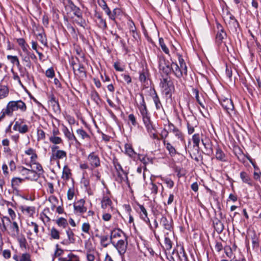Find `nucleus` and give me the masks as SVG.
I'll return each instance as SVG.
<instances>
[{
	"instance_id": "nucleus-17",
	"label": "nucleus",
	"mask_w": 261,
	"mask_h": 261,
	"mask_svg": "<svg viewBox=\"0 0 261 261\" xmlns=\"http://www.w3.org/2000/svg\"><path fill=\"white\" fill-rule=\"evenodd\" d=\"M151 95L152 96V98L155 104L156 110H160L161 108H163L162 105L159 97L158 96L154 89L152 90V92L151 93Z\"/></svg>"
},
{
	"instance_id": "nucleus-13",
	"label": "nucleus",
	"mask_w": 261,
	"mask_h": 261,
	"mask_svg": "<svg viewBox=\"0 0 261 261\" xmlns=\"http://www.w3.org/2000/svg\"><path fill=\"white\" fill-rule=\"evenodd\" d=\"M160 224L164 228L170 232L172 231L173 224L172 220L171 219H167L165 216H162L160 219Z\"/></svg>"
},
{
	"instance_id": "nucleus-19",
	"label": "nucleus",
	"mask_w": 261,
	"mask_h": 261,
	"mask_svg": "<svg viewBox=\"0 0 261 261\" xmlns=\"http://www.w3.org/2000/svg\"><path fill=\"white\" fill-rule=\"evenodd\" d=\"M163 143L166 146V148L168 151L169 154L171 156H174L177 152L175 147L169 142H167L165 140H164Z\"/></svg>"
},
{
	"instance_id": "nucleus-47",
	"label": "nucleus",
	"mask_w": 261,
	"mask_h": 261,
	"mask_svg": "<svg viewBox=\"0 0 261 261\" xmlns=\"http://www.w3.org/2000/svg\"><path fill=\"white\" fill-rule=\"evenodd\" d=\"M48 201L50 202L51 205V208L52 210H54L55 208L56 207L57 204L58 203V198L55 196H50L48 198Z\"/></svg>"
},
{
	"instance_id": "nucleus-29",
	"label": "nucleus",
	"mask_w": 261,
	"mask_h": 261,
	"mask_svg": "<svg viewBox=\"0 0 261 261\" xmlns=\"http://www.w3.org/2000/svg\"><path fill=\"white\" fill-rule=\"evenodd\" d=\"M97 3L99 6L101 7L107 14H110V9L105 0H98Z\"/></svg>"
},
{
	"instance_id": "nucleus-35",
	"label": "nucleus",
	"mask_w": 261,
	"mask_h": 261,
	"mask_svg": "<svg viewBox=\"0 0 261 261\" xmlns=\"http://www.w3.org/2000/svg\"><path fill=\"white\" fill-rule=\"evenodd\" d=\"M121 13V10L119 8H115L113 10V12L110 10V14H107L110 19L114 20L117 16L120 15Z\"/></svg>"
},
{
	"instance_id": "nucleus-53",
	"label": "nucleus",
	"mask_w": 261,
	"mask_h": 261,
	"mask_svg": "<svg viewBox=\"0 0 261 261\" xmlns=\"http://www.w3.org/2000/svg\"><path fill=\"white\" fill-rule=\"evenodd\" d=\"M18 236L17 240L19 243L20 247H26L27 240L23 235Z\"/></svg>"
},
{
	"instance_id": "nucleus-24",
	"label": "nucleus",
	"mask_w": 261,
	"mask_h": 261,
	"mask_svg": "<svg viewBox=\"0 0 261 261\" xmlns=\"http://www.w3.org/2000/svg\"><path fill=\"white\" fill-rule=\"evenodd\" d=\"M7 59L10 61L11 63L13 64H16L17 67H18L19 71H21L22 69V67L21 66L20 64V62L19 61V59L18 57L16 56H11V55H8L7 57Z\"/></svg>"
},
{
	"instance_id": "nucleus-45",
	"label": "nucleus",
	"mask_w": 261,
	"mask_h": 261,
	"mask_svg": "<svg viewBox=\"0 0 261 261\" xmlns=\"http://www.w3.org/2000/svg\"><path fill=\"white\" fill-rule=\"evenodd\" d=\"M50 235L53 239L59 240L60 239L59 231L55 227H53L50 229Z\"/></svg>"
},
{
	"instance_id": "nucleus-14",
	"label": "nucleus",
	"mask_w": 261,
	"mask_h": 261,
	"mask_svg": "<svg viewBox=\"0 0 261 261\" xmlns=\"http://www.w3.org/2000/svg\"><path fill=\"white\" fill-rule=\"evenodd\" d=\"M66 232L68 238L67 239L64 240L61 242V244L65 245L74 244L75 243V239L74 238V234L72 230L70 228H68V229L66 230Z\"/></svg>"
},
{
	"instance_id": "nucleus-52",
	"label": "nucleus",
	"mask_w": 261,
	"mask_h": 261,
	"mask_svg": "<svg viewBox=\"0 0 261 261\" xmlns=\"http://www.w3.org/2000/svg\"><path fill=\"white\" fill-rule=\"evenodd\" d=\"M148 77V72L144 69L140 73L139 80L142 83H145Z\"/></svg>"
},
{
	"instance_id": "nucleus-28",
	"label": "nucleus",
	"mask_w": 261,
	"mask_h": 261,
	"mask_svg": "<svg viewBox=\"0 0 261 261\" xmlns=\"http://www.w3.org/2000/svg\"><path fill=\"white\" fill-rule=\"evenodd\" d=\"M226 33L224 31L223 29H221L216 35V41L218 43H221L223 42V40L226 38Z\"/></svg>"
},
{
	"instance_id": "nucleus-41",
	"label": "nucleus",
	"mask_w": 261,
	"mask_h": 261,
	"mask_svg": "<svg viewBox=\"0 0 261 261\" xmlns=\"http://www.w3.org/2000/svg\"><path fill=\"white\" fill-rule=\"evenodd\" d=\"M71 175V170L67 166H65L63 170L62 177L68 180L70 178Z\"/></svg>"
},
{
	"instance_id": "nucleus-31",
	"label": "nucleus",
	"mask_w": 261,
	"mask_h": 261,
	"mask_svg": "<svg viewBox=\"0 0 261 261\" xmlns=\"http://www.w3.org/2000/svg\"><path fill=\"white\" fill-rule=\"evenodd\" d=\"M21 59L23 62L25 63V65L29 68H33V65L29 57L25 54L24 55L20 54Z\"/></svg>"
},
{
	"instance_id": "nucleus-21",
	"label": "nucleus",
	"mask_w": 261,
	"mask_h": 261,
	"mask_svg": "<svg viewBox=\"0 0 261 261\" xmlns=\"http://www.w3.org/2000/svg\"><path fill=\"white\" fill-rule=\"evenodd\" d=\"M101 207L103 209H107L109 208V207L112 209V201L110 199V198L107 196H103L101 201Z\"/></svg>"
},
{
	"instance_id": "nucleus-12",
	"label": "nucleus",
	"mask_w": 261,
	"mask_h": 261,
	"mask_svg": "<svg viewBox=\"0 0 261 261\" xmlns=\"http://www.w3.org/2000/svg\"><path fill=\"white\" fill-rule=\"evenodd\" d=\"M172 72L174 73L175 76L178 79H180L185 75V72L182 71L181 67L179 66L177 63L173 62L171 63V73Z\"/></svg>"
},
{
	"instance_id": "nucleus-6",
	"label": "nucleus",
	"mask_w": 261,
	"mask_h": 261,
	"mask_svg": "<svg viewBox=\"0 0 261 261\" xmlns=\"http://www.w3.org/2000/svg\"><path fill=\"white\" fill-rule=\"evenodd\" d=\"M219 102L224 110L231 116L234 112V106L231 99L225 98L223 99H219Z\"/></svg>"
},
{
	"instance_id": "nucleus-57",
	"label": "nucleus",
	"mask_w": 261,
	"mask_h": 261,
	"mask_svg": "<svg viewBox=\"0 0 261 261\" xmlns=\"http://www.w3.org/2000/svg\"><path fill=\"white\" fill-rule=\"evenodd\" d=\"M33 164L35 165V168L37 170V174H38L39 177L43 173V170L42 167V166L40 164L36 162H34V163Z\"/></svg>"
},
{
	"instance_id": "nucleus-46",
	"label": "nucleus",
	"mask_w": 261,
	"mask_h": 261,
	"mask_svg": "<svg viewBox=\"0 0 261 261\" xmlns=\"http://www.w3.org/2000/svg\"><path fill=\"white\" fill-rule=\"evenodd\" d=\"M178 62L180 67H181V69L182 71L185 72V75H187V67L186 66V63L184 60L182 59L181 56H179L178 57Z\"/></svg>"
},
{
	"instance_id": "nucleus-62",
	"label": "nucleus",
	"mask_w": 261,
	"mask_h": 261,
	"mask_svg": "<svg viewBox=\"0 0 261 261\" xmlns=\"http://www.w3.org/2000/svg\"><path fill=\"white\" fill-rule=\"evenodd\" d=\"M56 250L54 253V258L56 257H58L61 256L63 253V250L62 249L59 248V245L57 244L56 245Z\"/></svg>"
},
{
	"instance_id": "nucleus-10",
	"label": "nucleus",
	"mask_w": 261,
	"mask_h": 261,
	"mask_svg": "<svg viewBox=\"0 0 261 261\" xmlns=\"http://www.w3.org/2000/svg\"><path fill=\"white\" fill-rule=\"evenodd\" d=\"M168 131L173 133L174 135L181 141H184V137L182 133L178 128L170 121H168Z\"/></svg>"
},
{
	"instance_id": "nucleus-64",
	"label": "nucleus",
	"mask_w": 261,
	"mask_h": 261,
	"mask_svg": "<svg viewBox=\"0 0 261 261\" xmlns=\"http://www.w3.org/2000/svg\"><path fill=\"white\" fill-rule=\"evenodd\" d=\"M45 75L49 78H53L55 76V72L53 68L48 69L45 72Z\"/></svg>"
},
{
	"instance_id": "nucleus-40",
	"label": "nucleus",
	"mask_w": 261,
	"mask_h": 261,
	"mask_svg": "<svg viewBox=\"0 0 261 261\" xmlns=\"http://www.w3.org/2000/svg\"><path fill=\"white\" fill-rule=\"evenodd\" d=\"M113 164L115 168L116 172H118V171H121L122 173H123V169L118 160L116 157H114L113 159Z\"/></svg>"
},
{
	"instance_id": "nucleus-38",
	"label": "nucleus",
	"mask_w": 261,
	"mask_h": 261,
	"mask_svg": "<svg viewBox=\"0 0 261 261\" xmlns=\"http://www.w3.org/2000/svg\"><path fill=\"white\" fill-rule=\"evenodd\" d=\"M193 121L195 123H190V121H187V126L188 128V133L189 135L193 134L194 132V128L196 126V121L195 119H194Z\"/></svg>"
},
{
	"instance_id": "nucleus-36",
	"label": "nucleus",
	"mask_w": 261,
	"mask_h": 261,
	"mask_svg": "<svg viewBox=\"0 0 261 261\" xmlns=\"http://www.w3.org/2000/svg\"><path fill=\"white\" fill-rule=\"evenodd\" d=\"M11 231L14 236H18L20 232L19 226L16 222H12L10 227Z\"/></svg>"
},
{
	"instance_id": "nucleus-4",
	"label": "nucleus",
	"mask_w": 261,
	"mask_h": 261,
	"mask_svg": "<svg viewBox=\"0 0 261 261\" xmlns=\"http://www.w3.org/2000/svg\"><path fill=\"white\" fill-rule=\"evenodd\" d=\"M18 110L23 112L27 110V106L22 100L11 101L7 104V111L8 113L12 114L13 111Z\"/></svg>"
},
{
	"instance_id": "nucleus-34",
	"label": "nucleus",
	"mask_w": 261,
	"mask_h": 261,
	"mask_svg": "<svg viewBox=\"0 0 261 261\" xmlns=\"http://www.w3.org/2000/svg\"><path fill=\"white\" fill-rule=\"evenodd\" d=\"M76 133L82 139L89 140L90 138V136L87 133V132L83 128H79L76 130Z\"/></svg>"
},
{
	"instance_id": "nucleus-33",
	"label": "nucleus",
	"mask_w": 261,
	"mask_h": 261,
	"mask_svg": "<svg viewBox=\"0 0 261 261\" xmlns=\"http://www.w3.org/2000/svg\"><path fill=\"white\" fill-rule=\"evenodd\" d=\"M63 132L65 137L67 138L69 140H73L75 142H77V139L74 134L72 133H71L67 127L65 128L63 130Z\"/></svg>"
},
{
	"instance_id": "nucleus-43",
	"label": "nucleus",
	"mask_w": 261,
	"mask_h": 261,
	"mask_svg": "<svg viewBox=\"0 0 261 261\" xmlns=\"http://www.w3.org/2000/svg\"><path fill=\"white\" fill-rule=\"evenodd\" d=\"M49 140L51 143L55 145L63 143V140L62 138L58 136H50L49 138Z\"/></svg>"
},
{
	"instance_id": "nucleus-23",
	"label": "nucleus",
	"mask_w": 261,
	"mask_h": 261,
	"mask_svg": "<svg viewBox=\"0 0 261 261\" xmlns=\"http://www.w3.org/2000/svg\"><path fill=\"white\" fill-rule=\"evenodd\" d=\"M116 180L119 182H122V181H127V173L124 170L123 173H122L121 171H118V172H117V177Z\"/></svg>"
},
{
	"instance_id": "nucleus-18",
	"label": "nucleus",
	"mask_w": 261,
	"mask_h": 261,
	"mask_svg": "<svg viewBox=\"0 0 261 261\" xmlns=\"http://www.w3.org/2000/svg\"><path fill=\"white\" fill-rule=\"evenodd\" d=\"M240 178L243 182L248 184L250 186H253V181L249 174L244 171L240 173Z\"/></svg>"
},
{
	"instance_id": "nucleus-48",
	"label": "nucleus",
	"mask_w": 261,
	"mask_h": 261,
	"mask_svg": "<svg viewBox=\"0 0 261 261\" xmlns=\"http://www.w3.org/2000/svg\"><path fill=\"white\" fill-rule=\"evenodd\" d=\"M192 92L193 95L195 96V97L196 99V101L198 102V103L200 105V106L204 109V106L203 102L201 101V100L200 99L199 96V91L196 89H192Z\"/></svg>"
},
{
	"instance_id": "nucleus-26",
	"label": "nucleus",
	"mask_w": 261,
	"mask_h": 261,
	"mask_svg": "<svg viewBox=\"0 0 261 261\" xmlns=\"http://www.w3.org/2000/svg\"><path fill=\"white\" fill-rule=\"evenodd\" d=\"M60 261H80L79 257L72 253H70L66 257H60L59 258Z\"/></svg>"
},
{
	"instance_id": "nucleus-25",
	"label": "nucleus",
	"mask_w": 261,
	"mask_h": 261,
	"mask_svg": "<svg viewBox=\"0 0 261 261\" xmlns=\"http://www.w3.org/2000/svg\"><path fill=\"white\" fill-rule=\"evenodd\" d=\"M13 258L16 261H31V256L28 253H23L21 256L14 255Z\"/></svg>"
},
{
	"instance_id": "nucleus-60",
	"label": "nucleus",
	"mask_w": 261,
	"mask_h": 261,
	"mask_svg": "<svg viewBox=\"0 0 261 261\" xmlns=\"http://www.w3.org/2000/svg\"><path fill=\"white\" fill-rule=\"evenodd\" d=\"M77 71L80 73V75L82 77H86V72L85 71L84 66L82 64L79 65Z\"/></svg>"
},
{
	"instance_id": "nucleus-9",
	"label": "nucleus",
	"mask_w": 261,
	"mask_h": 261,
	"mask_svg": "<svg viewBox=\"0 0 261 261\" xmlns=\"http://www.w3.org/2000/svg\"><path fill=\"white\" fill-rule=\"evenodd\" d=\"M85 201L83 199L77 201L74 203L73 208L75 213L83 214L87 211V208L84 206Z\"/></svg>"
},
{
	"instance_id": "nucleus-30",
	"label": "nucleus",
	"mask_w": 261,
	"mask_h": 261,
	"mask_svg": "<svg viewBox=\"0 0 261 261\" xmlns=\"http://www.w3.org/2000/svg\"><path fill=\"white\" fill-rule=\"evenodd\" d=\"M71 10L73 12L75 16L79 18H81L82 16V13L81 9L75 6L73 3H71L70 5Z\"/></svg>"
},
{
	"instance_id": "nucleus-8",
	"label": "nucleus",
	"mask_w": 261,
	"mask_h": 261,
	"mask_svg": "<svg viewBox=\"0 0 261 261\" xmlns=\"http://www.w3.org/2000/svg\"><path fill=\"white\" fill-rule=\"evenodd\" d=\"M87 160L92 168H97L100 166L99 157L94 152H92L88 155Z\"/></svg>"
},
{
	"instance_id": "nucleus-3",
	"label": "nucleus",
	"mask_w": 261,
	"mask_h": 261,
	"mask_svg": "<svg viewBox=\"0 0 261 261\" xmlns=\"http://www.w3.org/2000/svg\"><path fill=\"white\" fill-rule=\"evenodd\" d=\"M111 244H112L117 249L121 258H123L124 254L126 252L127 248V237L125 236L123 239L118 240L117 243L112 241Z\"/></svg>"
},
{
	"instance_id": "nucleus-15",
	"label": "nucleus",
	"mask_w": 261,
	"mask_h": 261,
	"mask_svg": "<svg viewBox=\"0 0 261 261\" xmlns=\"http://www.w3.org/2000/svg\"><path fill=\"white\" fill-rule=\"evenodd\" d=\"M67 153L65 151L63 150H58L54 153H51L50 156V160H56L62 159L64 158H66Z\"/></svg>"
},
{
	"instance_id": "nucleus-44",
	"label": "nucleus",
	"mask_w": 261,
	"mask_h": 261,
	"mask_svg": "<svg viewBox=\"0 0 261 261\" xmlns=\"http://www.w3.org/2000/svg\"><path fill=\"white\" fill-rule=\"evenodd\" d=\"M125 149L126 154H127L130 157L133 158L136 154L135 152L129 144H125Z\"/></svg>"
},
{
	"instance_id": "nucleus-20",
	"label": "nucleus",
	"mask_w": 261,
	"mask_h": 261,
	"mask_svg": "<svg viewBox=\"0 0 261 261\" xmlns=\"http://www.w3.org/2000/svg\"><path fill=\"white\" fill-rule=\"evenodd\" d=\"M216 158L217 160L221 161V162H226L227 161V157L225 155L224 152L218 146L216 148Z\"/></svg>"
},
{
	"instance_id": "nucleus-5",
	"label": "nucleus",
	"mask_w": 261,
	"mask_h": 261,
	"mask_svg": "<svg viewBox=\"0 0 261 261\" xmlns=\"http://www.w3.org/2000/svg\"><path fill=\"white\" fill-rule=\"evenodd\" d=\"M171 63L164 57L160 56L159 61V68L162 74L169 75L171 73Z\"/></svg>"
},
{
	"instance_id": "nucleus-32",
	"label": "nucleus",
	"mask_w": 261,
	"mask_h": 261,
	"mask_svg": "<svg viewBox=\"0 0 261 261\" xmlns=\"http://www.w3.org/2000/svg\"><path fill=\"white\" fill-rule=\"evenodd\" d=\"M201 138L200 137V135L199 134H195L192 136V141L194 143V146L197 147V151L198 152V149H199V143L200 140H201Z\"/></svg>"
},
{
	"instance_id": "nucleus-2",
	"label": "nucleus",
	"mask_w": 261,
	"mask_h": 261,
	"mask_svg": "<svg viewBox=\"0 0 261 261\" xmlns=\"http://www.w3.org/2000/svg\"><path fill=\"white\" fill-rule=\"evenodd\" d=\"M141 101L138 106V108L142 117L143 123L149 133H151L155 130V127L151 121L147 107L145 102L144 98L142 94H140Z\"/></svg>"
},
{
	"instance_id": "nucleus-49",
	"label": "nucleus",
	"mask_w": 261,
	"mask_h": 261,
	"mask_svg": "<svg viewBox=\"0 0 261 261\" xmlns=\"http://www.w3.org/2000/svg\"><path fill=\"white\" fill-rule=\"evenodd\" d=\"M162 87L164 88L166 95L170 94L171 91L174 89V86L171 82L168 83L167 85H163Z\"/></svg>"
},
{
	"instance_id": "nucleus-55",
	"label": "nucleus",
	"mask_w": 261,
	"mask_h": 261,
	"mask_svg": "<svg viewBox=\"0 0 261 261\" xmlns=\"http://www.w3.org/2000/svg\"><path fill=\"white\" fill-rule=\"evenodd\" d=\"M57 223L59 226L63 227V228H65L68 225L67 220L63 218L58 219L57 220Z\"/></svg>"
},
{
	"instance_id": "nucleus-59",
	"label": "nucleus",
	"mask_w": 261,
	"mask_h": 261,
	"mask_svg": "<svg viewBox=\"0 0 261 261\" xmlns=\"http://www.w3.org/2000/svg\"><path fill=\"white\" fill-rule=\"evenodd\" d=\"M50 105L51 106L54 111L55 112H58V113L60 112L61 109H60V105H59V102L58 100L56 101V102H55V103L52 102V103H50Z\"/></svg>"
},
{
	"instance_id": "nucleus-16",
	"label": "nucleus",
	"mask_w": 261,
	"mask_h": 261,
	"mask_svg": "<svg viewBox=\"0 0 261 261\" xmlns=\"http://www.w3.org/2000/svg\"><path fill=\"white\" fill-rule=\"evenodd\" d=\"M94 16L98 19L97 25L98 27L102 30H106L107 28V23L106 20L102 18L101 14L99 13H95Z\"/></svg>"
},
{
	"instance_id": "nucleus-37",
	"label": "nucleus",
	"mask_w": 261,
	"mask_h": 261,
	"mask_svg": "<svg viewBox=\"0 0 261 261\" xmlns=\"http://www.w3.org/2000/svg\"><path fill=\"white\" fill-rule=\"evenodd\" d=\"M20 208L22 212H26L30 216H32L35 213V208L33 206H21Z\"/></svg>"
},
{
	"instance_id": "nucleus-51",
	"label": "nucleus",
	"mask_w": 261,
	"mask_h": 261,
	"mask_svg": "<svg viewBox=\"0 0 261 261\" xmlns=\"http://www.w3.org/2000/svg\"><path fill=\"white\" fill-rule=\"evenodd\" d=\"M91 99L97 104L99 103V101H100V97L98 93L95 91L93 90L91 92Z\"/></svg>"
},
{
	"instance_id": "nucleus-39",
	"label": "nucleus",
	"mask_w": 261,
	"mask_h": 261,
	"mask_svg": "<svg viewBox=\"0 0 261 261\" xmlns=\"http://www.w3.org/2000/svg\"><path fill=\"white\" fill-rule=\"evenodd\" d=\"M8 94V88L4 86H0V99H3L6 97Z\"/></svg>"
},
{
	"instance_id": "nucleus-54",
	"label": "nucleus",
	"mask_w": 261,
	"mask_h": 261,
	"mask_svg": "<svg viewBox=\"0 0 261 261\" xmlns=\"http://www.w3.org/2000/svg\"><path fill=\"white\" fill-rule=\"evenodd\" d=\"M159 44L162 48V49L164 51L166 54H169V50L168 47L165 45L164 39L162 38L159 39Z\"/></svg>"
},
{
	"instance_id": "nucleus-27",
	"label": "nucleus",
	"mask_w": 261,
	"mask_h": 261,
	"mask_svg": "<svg viewBox=\"0 0 261 261\" xmlns=\"http://www.w3.org/2000/svg\"><path fill=\"white\" fill-rule=\"evenodd\" d=\"M214 227L218 233H221L224 229L223 224L219 220H217L214 222Z\"/></svg>"
},
{
	"instance_id": "nucleus-50",
	"label": "nucleus",
	"mask_w": 261,
	"mask_h": 261,
	"mask_svg": "<svg viewBox=\"0 0 261 261\" xmlns=\"http://www.w3.org/2000/svg\"><path fill=\"white\" fill-rule=\"evenodd\" d=\"M90 228L91 226L89 223L85 222L83 223L82 225V230L83 232L90 235Z\"/></svg>"
},
{
	"instance_id": "nucleus-56",
	"label": "nucleus",
	"mask_w": 261,
	"mask_h": 261,
	"mask_svg": "<svg viewBox=\"0 0 261 261\" xmlns=\"http://www.w3.org/2000/svg\"><path fill=\"white\" fill-rule=\"evenodd\" d=\"M38 38L39 40L45 46L47 45V39L44 34L39 33L38 35Z\"/></svg>"
},
{
	"instance_id": "nucleus-63",
	"label": "nucleus",
	"mask_w": 261,
	"mask_h": 261,
	"mask_svg": "<svg viewBox=\"0 0 261 261\" xmlns=\"http://www.w3.org/2000/svg\"><path fill=\"white\" fill-rule=\"evenodd\" d=\"M129 121L131 122L133 126H136L138 124V123L136 121V119L134 114H131L128 115V117Z\"/></svg>"
},
{
	"instance_id": "nucleus-11",
	"label": "nucleus",
	"mask_w": 261,
	"mask_h": 261,
	"mask_svg": "<svg viewBox=\"0 0 261 261\" xmlns=\"http://www.w3.org/2000/svg\"><path fill=\"white\" fill-rule=\"evenodd\" d=\"M139 207L140 210V214L141 218L149 225L150 229L154 232V229L151 226L150 220L148 217V213L146 208L144 207L143 205L141 204H139Z\"/></svg>"
},
{
	"instance_id": "nucleus-22",
	"label": "nucleus",
	"mask_w": 261,
	"mask_h": 261,
	"mask_svg": "<svg viewBox=\"0 0 261 261\" xmlns=\"http://www.w3.org/2000/svg\"><path fill=\"white\" fill-rule=\"evenodd\" d=\"M122 234H124L125 236V233L123 232L122 230L119 228L114 229L111 231V236H110V240L111 242L113 241L114 239L118 238L121 237Z\"/></svg>"
},
{
	"instance_id": "nucleus-7",
	"label": "nucleus",
	"mask_w": 261,
	"mask_h": 261,
	"mask_svg": "<svg viewBox=\"0 0 261 261\" xmlns=\"http://www.w3.org/2000/svg\"><path fill=\"white\" fill-rule=\"evenodd\" d=\"M20 172L25 178L31 180H36L39 178L38 174H37L36 171L23 167L20 168Z\"/></svg>"
},
{
	"instance_id": "nucleus-61",
	"label": "nucleus",
	"mask_w": 261,
	"mask_h": 261,
	"mask_svg": "<svg viewBox=\"0 0 261 261\" xmlns=\"http://www.w3.org/2000/svg\"><path fill=\"white\" fill-rule=\"evenodd\" d=\"M22 181V179L19 177L13 178L11 180V185L13 187L14 186H18Z\"/></svg>"
},
{
	"instance_id": "nucleus-1",
	"label": "nucleus",
	"mask_w": 261,
	"mask_h": 261,
	"mask_svg": "<svg viewBox=\"0 0 261 261\" xmlns=\"http://www.w3.org/2000/svg\"><path fill=\"white\" fill-rule=\"evenodd\" d=\"M141 101L138 106V108L142 117L143 123L149 133H151L155 130V127L151 121L147 107L145 102L144 98L142 94H140Z\"/></svg>"
},
{
	"instance_id": "nucleus-42",
	"label": "nucleus",
	"mask_w": 261,
	"mask_h": 261,
	"mask_svg": "<svg viewBox=\"0 0 261 261\" xmlns=\"http://www.w3.org/2000/svg\"><path fill=\"white\" fill-rule=\"evenodd\" d=\"M17 42L22 48V50L24 53L28 50L29 45L26 43L25 40L23 38H19L17 40Z\"/></svg>"
},
{
	"instance_id": "nucleus-58",
	"label": "nucleus",
	"mask_w": 261,
	"mask_h": 261,
	"mask_svg": "<svg viewBox=\"0 0 261 261\" xmlns=\"http://www.w3.org/2000/svg\"><path fill=\"white\" fill-rule=\"evenodd\" d=\"M164 244L165 247L167 250H170L172 248V242L169 238L167 237H165L164 240Z\"/></svg>"
}]
</instances>
